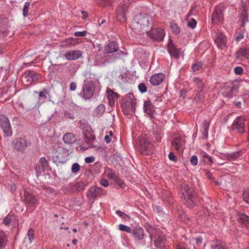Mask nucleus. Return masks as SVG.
I'll return each mask as SVG.
<instances>
[{
	"mask_svg": "<svg viewBox=\"0 0 249 249\" xmlns=\"http://www.w3.org/2000/svg\"><path fill=\"white\" fill-rule=\"evenodd\" d=\"M150 19V18L146 15L137 16L131 22V26L134 30L148 33L151 29L149 26Z\"/></svg>",
	"mask_w": 249,
	"mask_h": 249,
	"instance_id": "nucleus-1",
	"label": "nucleus"
},
{
	"mask_svg": "<svg viewBox=\"0 0 249 249\" xmlns=\"http://www.w3.org/2000/svg\"><path fill=\"white\" fill-rule=\"evenodd\" d=\"M181 191L182 192L181 198H183L185 200L184 204L189 208L194 207L196 205V199L193 189L189 187L188 184L183 183L181 185Z\"/></svg>",
	"mask_w": 249,
	"mask_h": 249,
	"instance_id": "nucleus-2",
	"label": "nucleus"
},
{
	"mask_svg": "<svg viewBox=\"0 0 249 249\" xmlns=\"http://www.w3.org/2000/svg\"><path fill=\"white\" fill-rule=\"evenodd\" d=\"M139 141V149L141 154L148 155L153 153L152 144L147 140L146 136H142Z\"/></svg>",
	"mask_w": 249,
	"mask_h": 249,
	"instance_id": "nucleus-3",
	"label": "nucleus"
},
{
	"mask_svg": "<svg viewBox=\"0 0 249 249\" xmlns=\"http://www.w3.org/2000/svg\"><path fill=\"white\" fill-rule=\"evenodd\" d=\"M136 100L133 95L131 94L127 97V99L122 105V110L124 114L126 115H133L136 109Z\"/></svg>",
	"mask_w": 249,
	"mask_h": 249,
	"instance_id": "nucleus-4",
	"label": "nucleus"
},
{
	"mask_svg": "<svg viewBox=\"0 0 249 249\" xmlns=\"http://www.w3.org/2000/svg\"><path fill=\"white\" fill-rule=\"evenodd\" d=\"M0 126L6 136H11L12 135L9 120L4 115H0Z\"/></svg>",
	"mask_w": 249,
	"mask_h": 249,
	"instance_id": "nucleus-5",
	"label": "nucleus"
},
{
	"mask_svg": "<svg viewBox=\"0 0 249 249\" xmlns=\"http://www.w3.org/2000/svg\"><path fill=\"white\" fill-rule=\"evenodd\" d=\"M246 119L241 117H238L233 122L231 128L233 130H237L239 133H243L245 132Z\"/></svg>",
	"mask_w": 249,
	"mask_h": 249,
	"instance_id": "nucleus-6",
	"label": "nucleus"
},
{
	"mask_svg": "<svg viewBox=\"0 0 249 249\" xmlns=\"http://www.w3.org/2000/svg\"><path fill=\"white\" fill-rule=\"evenodd\" d=\"M14 149L19 152H23L30 144V143L23 138H18L13 142Z\"/></svg>",
	"mask_w": 249,
	"mask_h": 249,
	"instance_id": "nucleus-7",
	"label": "nucleus"
},
{
	"mask_svg": "<svg viewBox=\"0 0 249 249\" xmlns=\"http://www.w3.org/2000/svg\"><path fill=\"white\" fill-rule=\"evenodd\" d=\"M127 10V6L125 3L121 4L116 10V18L121 22H124L126 18V12Z\"/></svg>",
	"mask_w": 249,
	"mask_h": 249,
	"instance_id": "nucleus-8",
	"label": "nucleus"
},
{
	"mask_svg": "<svg viewBox=\"0 0 249 249\" xmlns=\"http://www.w3.org/2000/svg\"><path fill=\"white\" fill-rule=\"evenodd\" d=\"M23 200L26 205L30 207H34L37 204V200L35 196L24 190Z\"/></svg>",
	"mask_w": 249,
	"mask_h": 249,
	"instance_id": "nucleus-9",
	"label": "nucleus"
},
{
	"mask_svg": "<svg viewBox=\"0 0 249 249\" xmlns=\"http://www.w3.org/2000/svg\"><path fill=\"white\" fill-rule=\"evenodd\" d=\"M238 86L234 84H230L224 87L223 95L227 97L231 98L232 94L237 90Z\"/></svg>",
	"mask_w": 249,
	"mask_h": 249,
	"instance_id": "nucleus-10",
	"label": "nucleus"
},
{
	"mask_svg": "<svg viewBox=\"0 0 249 249\" xmlns=\"http://www.w3.org/2000/svg\"><path fill=\"white\" fill-rule=\"evenodd\" d=\"M150 35L154 40L160 41L163 39L165 32L162 29L158 28L150 31Z\"/></svg>",
	"mask_w": 249,
	"mask_h": 249,
	"instance_id": "nucleus-11",
	"label": "nucleus"
},
{
	"mask_svg": "<svg viewBox=\"0 0 249 249\" xmlns=\"http://www.w3.org/2000/svg\"><path fill=\"white\" fill-rule=\"evenodd\" d=\"M167 49L172 57L176 59L179 58L180 53V50L175 47L171 40H170L168 42Z\"/></svg>",
	"mask_w": 249,
	"mask_h": 249,
	"instance_id": "nucleus-12",
	"label": "nucleus"
},
{
	"mask_svg": "<svg viewBox=\"0 0 249 249\" xmlns=\"http://www.w3.org/2000/svg\"><path fill=\"white\" fill-rule=\"evenodd\" d=\"M223 13L220 7H216L212 15V22L214 24H219L223 20Z\"/></svg>",
	"mask_w": 249,
	"mask_h": 249,
	"instance_id": "nucleus-13",
	"label": "nucleus"
},
{
	"mask_svg": "<svg viewBox=\"0 0 249 249\" xmlns=\"http://www.w3.org/2000/svg\"><path fill=\"white\" fill-rule=\"evenodd\" d=\"M94 88L92 83H87L83 88V94L85 99H89L93 94Z\"/></svg>",
	"mask_w": 249,
	"mask_h": 249,
	"instance_id": "nucleus-14",
	"label": "nucleus"
},
{
	"mask_svg": "<svg viewBox=\"0 0 249 249\" xmlns=\"http://www.w3.org/2000/svg\"><path fill=\"white\" fill-rule=\"evenodd\" d=\"M82 55V53L80 50H72L66 52L64 56L68 60H76L80 58Z\"/></svg>",
	"mask_w": 249,
	"mask_h": 249,
	"instance_id": "nucleus-15",
	"label": "nucleus"
},
{
	"mask_svg": "<svg viewBox=\"0 0 249 249\" xmlns=\"http://www.w3.org/2000/svg\"><path fill=\"white\" fill-rule=\"evenodd\" d=\"M164 79V75L162 73H159L153 75L150 79V83L153 86L160 85Z\"/></svg>",
	"mask_w": 249,
	"mask_h": 249,
	"instance_id": "nucleus-16",
	"label": "nucleus"
},
{
	"mask_svg": "<svg viewBox=\"0 0 249 249\" xmlns=\"http://www.w3.org/2000/svg\"><path fill=\"white\" fill-rule=\"evenodd\" d=\"M215 42L217 44V47L220 49H224L226 46L227 39L226 36L222 33H218Z\"/></svg>",
	"mask_w": 249,
	"mask_h": 249,
	"instance_id": "nucleus-17",
	"label": "nucleus"
},
{
	"mask_svg": "<svg viewBox=\"0 0 249 249\" xmlns=\"http://www.w3.org/2000/svg\"><path fill=\"white\" fill-rule=\"evenodd\" d=\"M144 109L145 112L151 118L154 117L155 107L150 101H146L144 103Z\"/></svg>",
	"mask_w": 249,
	"mask_h": 249,
	"instance_id": "nucleus-18",
	"label": "nucleus"
},
{
	"mask_svg": "<svg viewBox=\"0 0 249 249\" xmlns=\"http://www.w3.org/2000/svg\"><path fill=\"white\" fill-rule=\"evenodd\" d=\"M184 143V141L183 139L180 137L175 138L173 140L171 141L172 146H173L177 151H180L183 149Z\"/></svg>",
	"mask_w": 249,
	"mask_h": 249,
	"instance_id": "nucleus-19",
	"label": "nucleus"
},
{
	"mask_svg": "<svg viewBox=\"0 0 249 249\" xmlns=\"http://www.w3.org/2000/svg\"><path fill=\"white\" fill-rule=\"evenodd\" d=\"M107 91L109 105L110 106H114L115 101L119 97L118 94L113 91L111 89H107Z\"/></svg>",
	"mask_w": 249,
	"mask_h": 249,
	"instance_id": "nucleus-20",
	"label": "nucleus"
},
{
	"mask_svg": "<svg viewBox=\"0 0 249 249\" xmlns=\"http://www.w3.org/2000/svg\"><path fill=\"white\" fill-rule=\"evenodd\" d=\"M102 188L93 186L90 187L88 193V196L89 198H95L100 195Z\"/></svg>",
	"mask_w": 249,
	"mask_h": 249,
	"instance_id": "nucleus-21",
	"label": "nucleus"
},
{
	"mask_svg": "<svg viewBox=\"0 0 249 249\" xmlns=\"http://www.w3.org/2000/svg\"><path fill=\"white\" fill-rule=\"evenodd\" d=\"M118 49L119 47L117 43L111 41L105 47V50L106 53H109L117 52Z\"/></svg>",
	"mask_w": 249,
	"mask_h": 249,
	"instance_id": "nucleus-22",
	"label": "nucleus"
},
{
	"mask_svg": "<svg viewBox=\"0 0 249 249\" xmlns=\"http://www.w3.org/2000/svg\"><path fill=\"white\" fill-rule=\"evenodd\" d=\"M133 237L136 239L142 240L144 238V231L140 227H136L133 230Z\"/></svg>",
	"mask_w": 249,
	"mask_h": 249,
	"instance_id": "nucleus-23",
	"label": "nucleus"
},
{
	"mask_svg": "<svg viewBox=\"0 0 249 249\" xmlns=\"http://www.w3.org/2000/svg\"><path fill=\"white\" fill-rule=\"evenodd\" d=\"M237 58H248L249 57V48H241L236 53Z\"/></svg>",
	"mask_w": 249,
	"mask_h": 249,
	"instance_id": "nucleus-24",
	"label": "nucleus"
},
{
	"mask_svg": "<svg viewBox=\"0 0 249 249\" xmlns=\"http://www.w3.org/2000/svg\"><path fill=\"white\" fill-rule=\"evenodd\" d=\"M63 140L65 143L71 144L75 141V136L71 133H67L63 137Z\"/></svg>",
	"mask_w": 249,
	"mask_h": 249,
	"instance_id": "nucleus-25",
	"label": "nucleus"
},
{
	"mask_svg": "<svg viewBox=\"0 0 249 249\" xmlns=\"http://www.w3.org/2000/svg\"><path fill=\"white\" fill-rule=\"evenodd\" d=\"M238 220L247 228H249V216L244 213H242L239 215Z\"/></svg>",
	"mask_w": 249,
	"mask_h": 249,
	"instance_id": "nucleus-26",
	"label": "nucleus"
},
{
	"mask_svg": "<svg viewBox=\"0 0 249 249\" xmlns=\"http://www.w3.org/2000/svg\"><path fill=\"white\" fill-rule=\"evenodd\" d=\"M166 240L163 236H159L155 241V245L159 249H162L164 247Z\"/></svg>",
	"mask_w": 249,
	"mask_h": 249,
	"instance_id": "nucleus-27",
	"label": "nucleus"
},
{
	"mask_svg": "<svg viewBox=\"0 0 249 249\" xmlns=\"http://www.w3.org/2000/svg\"><path fill=\"white\" fill-rule=\"evenodd\" d=\"M49 94V91L47 89H44L43 91L39 92V99L37 105L40 106L43 104L47 99L46 94Z\"/></svg>",
	"mask_w": 249,
	"mask_h": 249,
	"instance_id": "nucleus-28",
	"label": "nucleus"
},
{
	"mask_svg": "<svg viewBox=\"0 0 249 249\" xmlns=\"http://www.w3.org/2000/svg\"><path fill=\"white\" fill-rule=\"evenodd\" d=\"M193 81L194 86L197 87L196 91L203 90L204 84L201 79L197 77H195L193 78Z\"/></svg>",
	"mask_w": 249,
	"mask_h": 249,
	"instance_id": "nucleus-29",
	"label": "nucleus"
},
{
	"mask_svg": "<svg viewBox=\"0 0 249 249\" xmlns=\"http://www.w3.org/2000/svg\"><path fill=\"white\" fill-rule=\"evenodd\" d=\"M7 242L5 234L3 231H0V249L4 248Z\"/></svg>",
	"mask_w": 249,
	"mask_h": 249,
	"instance_id": "nucleus-30",
	"label": "nucleus"
},
{
	"mask_svg": "<svg viewBox=\"0 0 249 249\" xmlns=\"http://www.w3.org/2000/svg\"><path fill=\"white\" fill-rule=\"evenodd\" d=\"M105 109V107L103 105L101 104L95 108L94 113L96 116H101L104 113Z\"/></svg>",
	"mask_w": 249,
	"mask_h": 249,
	"instance_id": "nucleus-31",
	"label": "nucleus"
},
{
	"mask_svg": "<svg viewBox=\"0 0 249 249\" xmlns=\"http://www.w3.org/2000/svg\"><path fill=\"white\" fill-rule=\"evenodd\" d=\"M95 139V137L93 134L90 132L86 133L85 134V141L91 144L94 141Z\"/></svg>",
	"mask_w": 249,
	"mask_h": 249,
	"instance_id": "nucleus-32",
	"label": "nucleus"
},
{
	"mask_svg": "<svg viewBox=\"0 0 249 249\" xmlns=\"http://www.w3.org/2000/svg\"><path fill=\"white\" fill-rule=\"evenodd\" d=\"M200 155L204 161L207 164H210L213 163L212 158L209 156L206 152H201L200 153Z\"/></svg>",
	"mask_w": 249,
	"mask_h": 249,
	"instance_id": "nucleus-33",
	"label": "nucleus"
},
{
	"mask_svg": "<svg viewBox=\"0 0 249 249\" xmlns=\"http://www.w3.org/2000/svg\"><path fill=\"white\" fill-rule=\"evenodd\" d=\"M93 63L96 66L104 64L105 63L104 58L102 55H96L94 57Z\"/></svg>",
	"mask_w": 249,
	"mask_h": 249,
	"instance_id": "nucleus-34",
	"label": "nucleus"
},
{
	"mask_svg": "<svg viewBox=\"0 0 249 249\" xmlns=\"http://www.w3.org/2000/svg\"><path fill=\"white\" fill-rule=\"evenodd\" d=\"M191 68L193 72H197L201 70L202 68V63L201 62H196L192 65Z\"/></svg>",
	"mask_w": 249,
	"mask_h": 249,
	"instance_id": "nucleus-35",
	"label": "nucleus"
},
{
	"mask_svg": "<svg viewBox=\"0 0 249 249\" xmlns=\"http://www.w3.org/2000/svg\"><path fill=\"white\" fill-rule=\"evenodd\" d=\"M209 125V123L206 122V121L203 123L202 132L203 134L204 138H206L208 136Z\"/></svg>",
	"mask_w": 249,
	"mask_h": 249,
	"instance_id": "nucleus-36",
	"label": "nucleus"
},
{
	"mask_svg": "<svg viewBox=\"0 0 249 249\" xmlns=\"http://www.w3.org/2000/svg\"><path fill=\"white\" fill-rule=\"evenodd\" d=\"M116 213L119 216L121 217L124 220L126 221H128L130 220V217L128 215L124 213L123 212L120 210H117L116 211Z\"/></svg>",
	"mask_w": 249,
	"mask_h": 249,
	"instance_id": "nucleus-37",
	"label": "nucleus"
},
{
	"mask_svg": "<svg viewBox=\"0 0 249 249\" xmlns=\"http://www.w3.org/2000/svg\"><path fill=\"white\" fill-rule=\"evenodd\" d=\"M197 93L195 97V99L196 102L202 101L204 98V93L203 90L197 91Z\"/></svg>",
	"mask_w": 249,
	"mask_h": 249,
	"instance_id": "nucleus-38",
	"label": "nucleus"
},
{
	"mask_svg": "<svg viewBox=\"0 0 249 249\" xmlns=\"http://www.w3.org/2000/svg\"><path fill=\"white\" fill-rule=\"evenodd\" d=\"M211 249H226V248L223 244L217 242L212 244Z\"/></svg>",
	"mask_w": 249,
	"mask_h": 249,
	"instance_id": "nucleus-39",
	"label": "nucleus"
},
{
	"mask_svg": "<svg viewBox=\"0 0 249 249\" xmlns=\"http://www.w3.org/2000/svg\"><path fill=\"white\" fill-rule=\"evenodd\" d=\"M85 186L86 185L83 182L80 181L77 182L74 184V188L77 191L84 190Z\"/></svg>",
	"mask_w": 249,
	"mask_h": 249,
	"instance_id": "nucleus-40",
	"label": "nucleus"
},
{
	"mask_svg": "<svg viewBox=\"0 0 249 249\" xmlns=\"http://www.w3.org/2000/svg\"><path fill=\"white\" fill-rule=\"evenodd\" d=\"M112 178H113L115 183L120 187L123 188L124 186V182L119 178L115 176L114 174L112 175Z\"/></svg>",
	"mask_w": 249,
	"mask_h": 249,
	"instance_id": "nucleus-41",
	"label": "nucleus"
},
{
	"mask_svg": "<svg viewBox=\"0 0 249 249\" xmlns=\"http://www.w3.org/2000/svg\"><path fill=\"white\" fill-rule=\"evenodd\" d=\"M111 0H97V4L102 7H105L110 4Z\"/></svg>",
	"mask_w": 249,
	"mask_h": 249,
	"instance_id": "nucleus-42",
	"label": "nucleus"
},
{
	"mask_svg": "<svg viewBox=\"0 0 249 249\" xmlns=\"http://www.w3.org/2000/svg\"><path fill=\"white\" fill-rule=\"evenodd\" d=\"M244 32H240L239 33H237L234 35V38L236 42H238L240 41L242 39L244 38Z\"/></svg>",
	"mask_w": 249,
	"mask_h": 249,
	"instance_id": "nucleus-43",
	"label": "nucleus"
},
{
	"mask_svg": "<svg viewBox=\"0 0 249 249\" xmlns=\"http://www.w3.org/2000/svg\"><path fill=\"white\" fill-rule=\"evenodd\" d=\"M119 229L121 231H124L127 233H130L132 231L130 227L123 224L119 225Z\"/></svg>",
	"mask_w": 249,
	"mask_h": 249,
	"instance_id": "nucleus-44",
	"label": "nucleus"
},
{
	"mask_svg": "<svg viewBox=\"0 0 249 249\" xmlns=\"http://www.w3.org/2000/svg\"><path fill=\"white\" fill-rule=\"evenodd\" d=\"M27 236L28 237L30 242H32L34 239V231L33 229L30 228L29 229L27 232Z\"/></svg>",
	"mask_w": 249,
	"mask_h": 249,
	"instance_id": "nucleus-45",
	"label": "nucleus"
},
{
	"mask_svg": "<svg viewBox=\"0 0 249 249\" xmlns=\"http://www.w3.org/2000/svg\"><path fill=\"white\" fill-rule=\"evenodd\" d=\"M243 197L244 200L249 204V188H248L244 192Z\"/></svg>",
	"mask_w": 249,
	"mask_h": 249,
	"instance_id": "nucleus-46",
	"label": "nucleus"
},
{
	"mask_svg": "<svg viewBox=\"0 0 249 249\" xmlns=\"http://www.w3.org/2000/svg\"><path fill=\"white\" fill-rule=\"evenodd\" d=\"M171 28L172 31L176 34H178L179 33V29L178 27V25L176 23H171Z\"/></svg>",
	"mask_w": 249,
	"mask_h": 249,
	"instance_id": "nucleus-47",
	"label": "nucleus"
},
{
	"mask_svg": "<svg viewBox=\"0 0 249 249\" xmlns=\"http://www.w3.org/2000/svg\"><path fill=\"white\" fill-rule=\"evenodd\" d=\"M30 3L29 2H25L24 5V7L23 9V15L24 17L27 16L28 14V9Z\"/></svg>",
	"mask_w": 249,
	"mask_h": 249,
	"instance_id": "nucleus-48",
	"label": "nucleus"
},
{
	"mask_svg": "<svg viewBox=\"0 0 249 249\" xmlns=\"http://www.w3.org/2000/svg\"><path fill=\"white\" fill-rule=\"evenodd\" d=\"M241 156V152L238 151L237 152H234L230 155V160H233Z\"/></svg>",
	"mask_w": 249,
	"mask_h": 249,
	"instance_id": "nucleus-49",
	"label": "nucleus"
},
{
	"mask_svg": "<svg viewBox=\"0 0 249 249\" xmlns=\"http://www.w3.org/2000/svg\"><path fill=\"white\" fill-rule=\"evenodd\" d=\"M80 169V165L77 163H74L71 167V171L73 173H77Z\"/></svg>",
	"mask_w": 249,
	"mask_h": 249,
	"instance_id": "nucleus-50",
	"label": "nucleus"
},
{
	"mask_svg": "<svg viewBox=\"0 0 249 249\" xmlns=\"http://www.w3.org/2000/svg\"><path fill=\"white\" fill-rule=\"evenodd\" d=\"M196 24V21L194 18H191L188 21V26L192 29H194Z\"/></svg>",
	"mask_w": 249,
	"mask_h": 249,
	"instance_id": "nucleus-51",
	"label": "nucleus"
},
{
	"mask_svg": "<svg viewBox=\"0 0 249 249\" xmlns=\"http://www.w3.org/2000/svg\"><path fill=\"white\" fill-rule=\"evenodd\" d=\"M12 219V216L11 215L6 216L4 219L3 222L6 226H8L11 223Z\"/></svg>",
	"mask_w": 249,
	"mask_h": 249,
	"instance_id": "nucleus-52",
	"label": "nucleus"
},
{
	"mask_svg": "<svg viewBox=\"0 0 249 249\" xmlns=\"http://www.w3.org/2000/svg\"><path fill=\"white\" fill-rule=\"evenodd\" d=\"M168 158L171 161H172L175 163L177 162V158L173 152H170L169 154Z\"/></svg>",
	"mask_w": 249,
	"mask_h": 249,
	"instance_id": "nucleus-53",
	"label": "nucleus"
},
{
	"mask_svg": "<svg viewBox=\"0 0 249 249\" xmlns=\"http://www.w3.org/2000/svg\"><path fill=\"white\" fill-rule=\"evenodd\" d=\"M138 88L139 90L142 93L146 91L147 88L144 84L141 83L140 84H139Z\"/></svg>",
	"mask_w": 249,
	"mask_h": 249,
	"instance_id": "nucleus-54",
	"label": "nucleus"
},
{
	"mask_svg": "<svg viewBox=\"0 0 249 249\" xmlns=\"http://www.w3.org/2000/svg\"><path fill=\"white\" fill-rule=\"evenodd\" d=\"M190 162L191 163L195 166L197 164L198 162V159L196 156H193L190 159Z\"/></svg>",
	"mask_w": 249,
	"mask_h": 249,
	"instance_id": "nucleus-55",
	"label": "nucleus"
},
{
	"mask_svg": "<svg viewBox=\"0 0 249 249\" xmlns=\"http://www.w3.org/2000/svg\"><path fill=\"white\" fill-rule=\"evenodd\" d=\"M234 71L236 74H241L243 72V70L240 67H236L234 69Z\"/></svg>",
	"mask_w": 249,
	"mask_h": 249,
	"instance_id": "nucleus-56",
	"label": "nucleus"
},
{
	"mask_svg": "<svg viewBox=\"0 0 249 249\" xmlns=\"http://www.w3.org/2000/svg\"><path fill=\"white\" fill-rule=\"evenodd\" d=\"M95 158L93 157H88L85 158V161L87 163H90L94 162Z\"/></svg>",
	"mask_w": 249,
	"mask_h": 249,
	"instance_id": "nucleus-57",
	"label": "nucleus"
},
{
	"mask_svg": "<svg viewBox=\"0 0 249 249\" xmlns=\"http://www.w3.org/2000/svg\"><path fill=\"white\" fill-rule=\"evenodd\" d=\"M86 35V31H84L83 32H76L74 33L75 36H85Z\"/></svg>",
	"mask_w": 249,
	"mask_h": 249,
	"instance_id": "nucleus-58",
	"label": "nucleus"
},
{
	"mask_svg": "<svg viewBox=\"0 0 249 249\" xmlns=\"http://www.w3.org/2000/svg\"><path fill=\"white\" fill-rule=\"evenodd\" d=\"M39 162L42 166L45 167L47 165V161L44 157L41 158L39 160Z\"/></svg>",
	"mask_w": 249,
	"mask_h": 249,
	"instance_id": "nucleus-59",
	"label": "nucleus"
},
{
	"mask_svg": "<svg viewBox=\"0 0 249 249\" xmlns=\"http://www.w3.org/2000/svg\"><path fill=\"white\" fill-rule=\"evenodd\" d=\"M177 249H188L185 243H180L177 245Z\"/></svg>",
	"mask_w": 249,
	"mask_h": 249,
	"instance_id": "nucleus-60",
	"label": "nucleus"
},
{
	"mask_svg": "<svg viewBox=\"0 0 249 249\" xmlns=\"http://www.w3.org/2000/svg\"><path fill=\"white\" fill-rule=\"evenodd\" d=\"M100 184L104 187H107L108 185V182L106 179H102L100 180Z\"/></svg>",
	"mask_w": 249,
	"mask_h": 249,
	"instance_id": "nucleus-61",
	"label": "nucleus"
},
{
	"mask_svg": "<svg viewBox=\"0 0 249 249\" xmlns=\"http://www.w3.org/2000/svg\"><path fill=\"white\" fill-rule=\"evenodd\" d=\"M242 26H244V24L246 22L248 21V16L246 14V13H245L244 14H242Z\"/></svg>",
	"mask_w": 249,
	"mask_h": 249,
	"instance_id": "nucleus-62",
	"label": "nucleus"
},
{
	"mask_svg": "<svg viewBox=\"0 0 249 249\" xmlns=\"http://www.w3.org/2000/svg\"><path fill=\"white\" fill-rule=\"evenodd\" d=\"M76 88V85L74 82H71L70 84V89L71 91H74Z\"/></svg>",
	"mask_w": 249,
	"mask_h": 249,
	"instance_id": "nucleus-63",
	"label": "nucleus"
},
{
	"mask_svg": "<svg viewBox=\"0 0 249 249\" xmlns=\"http://www.w3.org/2000/svg\"><path fill=\"white\" fill-rule=\"evenodd\" d=\"M111 138L109 136L106 135L105 137V140L107 143H109L111 141Z\"/></svg>",
	"mask_w": 249,
	"mask_h": 249,
	"instance_id": "nucleus-64",
	"label": "nucleus"
}]
</instances>
